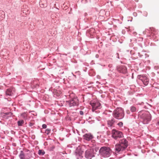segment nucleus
Wrapping results in <instances>:
<instances>
[{"mask_svg": "<svg viewBox=\"0 0 159 159\" xmlns=\"http://www.w3.org/2000/svg\"><path fill=\"white\" fill-rule=\"evenodd\" d=\"M94 157V153L93 149L89 148L87 149L85 152V157L88 159H91Z\"/></svg>", "mask_w": 159, "mask_h": 159, "instance_id": "nucleus-6", "label": "nucleus"}, {"mask_svg": "<svg viewBox=\"0 0 159 159\" xmlns=\"http://www.w3.org/2000/svg\"><path fill=\"white\" fill-rule=\"evenodd\" d=\"M24 123V121L23 120H20L18 121L17 124L18 126H22Z\"/></svg>", "mask_w": 159, "mask_h": 159, "instance_id": "nucleus-17", "label": "nucleus"}, {"mask_svg": "<svg viewBox=\"0 0 159 159\" xmlns=\"http://www.w3.org/2000/svg\"><path fill=\"white\" fill-rule=\"evenodd\" d=\"M32 124H30V126H32Z\"/></svg>", "mask_w": 159, "mask_h": 159, "instance_id": "nucleus-29", "label": "nucleus"}, {"mask_svg": "<svg viewBox=\"0 0 159 159\" xmlns=\"http://www.w3.org/2000/svg\"><path fill=\"white\" fill-rule=\"evenodd\" d=\"M112 137L116 140H118L123 137L122 132L115 129L112 130Z\"/></svg>", "mask_w": 159, "mask_h": 159, "instance_id": "nucleus-5", "label": "nucleus"}, {"mask_svg": "<svg viewBox=\"0 0 159 159\" xmlns=\"http://www.w3.org/2000/svg\"><path fill=\"white\" fill-rule=\"evenodd\" d=\"M157 124H158V125L159 126V121L158 122Z\"/></svg>", "mask_w": 159, "mask_h": 159, "instance_id": "nucleus-30", "label": "nucleus"}, {"mask_svg": "<svg viewBox=\"0 0 159 159\" xmlns=\"http://www.w3.org/2000/svg\"><path fill=\"white\" fill-rule=\"evenodd\" d=\"M99 152L101 155L105 157H108L110 156L111 151L109 147H103L101 148Z\"/></svg>", "mask_w": 159, "mask_h": 159, "instance_id": "nucleus-3", "label": "nucleus"}, {"mask_svg": "<svg viewBox=\"0 0 159 159\" xmlns=\"http://www.w3.org/2000/svg\"><path fill=\"white\" fill-rule=\"evenodd\" d=\"M28 154H25L22 151H21L19 157L20 159H28L30 157V156H27Z\"/></svg>", "mask_w": 159, "mask_h": 159, "instance_id": "nucleus-12", "label": "nucleus"}, {"mask_svg": "<svg viewBox=\"0 0 159 159\" xmlns=\"http://www.w3.org/2000/svg\"><path fill=\"white\" fill-rule=\"evenodd\" d=\"M6 114H9V113H6Z\"/></svg>", "mask_w": 159, "mask_h": 159, "instance_id": "nucleus-31", "label": "nucleus"}, {"mask_svg": "<svg viewBox=\"0 0 159 159\" xmlns=\"http://www.w3.org/2000/svg\"><path fill=\"white\" fill-rule=\"evenodd\" d=\"M119 70L120 72L125 73L127 72V69L125 66H121L119 68Z\"/></svg>", "mask_w": 159, "mask_h": 159, "instance_id": "nucleus-15", "label": "nucleus"}, {"mask_svg": "<svg viewBox=\"0 0 159 159\" xmlns=\"http://www.w3.org/2000/svg\"><path fill=\"white\" fill-rule=\"evenodd\" d=\"M80 113L81 115H83L84 113H86V112L81 111H80Z\"/></svg>", "mask_w": 159, "mask_h": 159, "instance_id": "nucleus-23", "label": "nucleus"}, {"mask_svg": "<svg viewBox=\"0 0 159 159\" xmlns=\"http://www.w3.org/2000/svg\"><path fill=\"white\" fill-rule=\"evenodd\" d=\"M42 127L44 129H45L47 127V125H46L45 124H43V125H42Z\"/></svg>", "mask_w": 159, "mask_h": 159, "instance_id": "nucleus-26", "label": "nucleus"}, {"mask_svg": "<svg viewBox=\"0 0 159 159\" xmlns=\"http://www.w3.org/2000/svg\"><path fill=\"white\" fill-rule=\"evenodd\" d=\"M45 153L44 151L41 150H39L38 151V154L39 155H43L45 154Z\"/></svg>", "mask_w": 159, "mask_h": 159, "instance_id": "nucleus-18", "label": "nucleus"}, {"mask_svg": "<svg viewBox=\"0 0 159 159\" xmlns=\"http://www.w3.org/2000/svg\"><path fill=\"white\" fill-rule=\"evenodd\" d=\"M80 148H81V150H80V152H81V151H82V147H81V148L80 147Z\"/></svg>", "mask_w": 159, "mask_h": 159, "instance_id": "nucleus-28", "label": "nucleus"}, {"mask_svg": "<svg viewBox=\"0 0 159 159\" xmlns=\"http://www.w3.org/2000/svg\"><path fill=\"white\" fill-rule=\"evenodd\" d=\"M84 139L87 141L92 139L93 138V136L90 134H86L84 135Z\"/></svg>", "mask_w": 159, "mask_h": 159, "instance_id": "nucleus-13", "label": "nucleus"}, {"mask_svg": "<svg viewBox=\"0 0 159 159\" xmlns=\"http://www.w3.org/2000/svg\"><path fill=\"white\" fill-rule=\"evenodd\" d=\"M55 148V146H52L49 149L50 151H53Z\"/></svg>", "mask_w": 159, "mask_h": 159, "instance_id": "nucleus-22", "label": "nucleus"}, {"mask_svg": "<svg viewBox=\"0 0 159 159\" xmlns=\"http://www.w3.org/2000/svg\"><path fill=\"white\" fill-rule=\"evenodd\" d=\"M126 112L128 114H129L130 113V112H129V110H127V111H126Z\"/></svg>", "mask_w": 159, "mask_h": 159, "instance_id": "nucleus-27", "label": "nucleus"}, {"mask_svg": "<svg viewBox=\"0 0 159 159\" xmlns=\"http://www.w3.org/2000/svg\"><path fill=\"white\" fill-rule=\"evenodd\" d=\"M51 129H47L46 130L45 133L48 134L50 132Z\"/></svg>", "mask_w": 159, "mask_h": 159, "instance_id": "nucleus-20", "label": "nucleus"}, {"mask_svg": "<svg viewBox=\"0 0 159 159\" xmlns=\"http://www.w3.org/2000/svg\"><path fill=\"white\" fill-rule=\"evenodd\" d=\"M80 150H81L80 147H79L76 150V157L77 159H81L83 157L82 154L83 152V151H81V152H80Z\"/></svg>", "mask_w": 159, "mask_h": 159, "instance_id": "nucleus-10", "label": "nucleus"}, {"mask_svg": "<svg viewBox=\"0 0 159 159\" xmlns=\"http://www.w3.org/2000/svg\"><path fill=\"white\" fill-rule=\"evenodd\" d=\"M115 122V120L114 119H112L110 120H109L107 121V124L109 126L111 127L112 126Z\"/></svg>", "mask_w": 159, "mask_h": 159, "instance_id": "nucleus-16", "label": "nucleus"}, {"mask_svg": "<svg viewBox=\"0 0 159 159\" xmlns=\"http://www.w3.org/2000/svg\"><path fill=\"white\" fill-rule=\"evenodd\" d=\"M130 110L132 112H135L136 111V109L135 107L132 106L131 107Z\"/></svg>", "mask_w": 159, "mask_h": 159, "instance_id": "nucleus-19", "label": "nucleus"}, {"mask_svg": "<svg viewBox=\"0 0 159 159\" xmlns=\"http://www.w3.org/2000/svg\"><path fill=\"white\" fill-rule=\"evenodd\" d=\"M82 107H81V109H82Z\"/></svg>", "mask_w": 159, "mask_h": 159, "instance_id": "nucleus-32", "label": "nucleus"}, {"mask_svg": "<svg viewBox=\"0 0 159 159\" xmlns=\"http://www.w3.org/2000/svg\"><path fill=\"white\" fill-rule=\"evenodd\" d=\"M21 116H23L24 118H25V117L27 116V115L25 113H23L22 114Z\"/></svg>", "mask_w": 159, "mask_h": 159, "instance_id": "nucleus-25", "label": "nucleus"}, {"mask_svg": "<svg viewBox=\"0 0 159 159\" xmlns=\"http://www.w3.org/2000/svg\"><path fill=\"white\" fill-rule=\"evenodd\" d=\"M15 89L13 88H10L7 89L6 92V95L11 96L15 92Z\"/></svg>", "mask_w": 159, "mask_h": 159, "instance_id": "nucleus-11", "label": "nucleus"}, {"mask_svg": "<svg viewBox=\"0 0 159 159\" xmlns=\"http://www.w3.org/2000/svg\"><path fill=\"white\" fill-rule=\"evenodd\" d=\"M158 95H159V92H158Z\"/></svg>", "mask_w": 159, "mask_h": 159, "instance_id": "nucleus-34", "label": "nucleus"}, {"mask_svg": "<svg viewBox=\"0 0 159 159\" xmlns=\"http://www.w3.org/2000/svg\"><path fill=\"white\" fill-rule=\"evenodd\" d=\"M123 124L122 122H120L118 124V125L120 127L122 126Z\"/></svg>", "mask_w": 159, "mask_h": 159, "instance_id": "nucleus-24", "label": "nucleus"}, {"mask_svg": "<svg viewBox=\"0 0 159 159\" xmlns=\"http://www.w3.org/2000/svg\"><path fill=\"white\" fill-rule=\"evenodd\" d=\"M128 145V142L125 139H123L120 141L119 144H116L115 145L116 152H119L124 151Z\"/></svg>", "mask_w": 159, "mask_h": 159, "instance_id": "nucleus-1", "label": "nucleus"}, {"mask_svg": "<svg viewBox=\"0 0 159 159\" xmlns=\"http://www.w3.org/2000/svg\"><path fill=\"white\" fill-rule=\"evenodd\" d=\"M114 117L118 119H122L124 116L123 110L121 107L116 108L113 112Z\"/></svg>", "mask_w": 159, "mask_h": 159, "instance_id": "nucleus-2", "label": "nucleus"}, {"mask_svg": "<svg viewBox=\"0 0 159 159\" xmlns=\"http://www.w3.org/2000/svg\"><path fill=\"white\" fill-rule=\"evenodd\" d=\"M1 14H2V18H4V12L3 11H2L1 12Z\"/></svg>", "mask_w": 159, "mask_h": 159, "instance_id": "nucleus-21", "label": "nucleus"}, {"mask_svg": "<svg viewBox=\"0 0 159 159\" xmlns=\"http://www.w3.org/2000/svg\"><path fill=\"white\" fill-rule=\"evenodd\" d=\"M90 104L92 107V111H93L94 110H96L100 107L101 106L100 103L98 102H91Z\"/></svg>", "mask_w": 159, "mask_h": 159, "instance_id": "nucleus-9", "label": "nucleus"}, {"mask_svg": "<svg viewBox=\"0 0 159 159\" xmlns=\"http://www.w3.org/2000/svg\"><path fill=\"white\" fill-rule=\"evenodd\" d=\"M66 102L67 104L70 107L78 106L79 104V100L76 97L71 98L70 100L67 101Z\"/></svg>", "mask_w": 159, "mask_h": 159, "instance_id": "nucleus-7", "label": "nucleus"}, {"mask_svg": "<svg viewBox=\"0 0 159 159\" xmlns=\"http://www.w3.org/2000/svg\"><path fill=\"white\" fill-rule=\"evenodd\" d=\"M39 3L40 7L42 8L45 7L47 6L46 0H40Z\"/></svg>", "mask_w": 159, "mask_h": 159, "instance_id": "nucleus-14", "label": "nucleus"}, {"mask_svg": "<svg viewBox=\"0 0 159 159\" xmlns=\"http://www.w3.org/2000/svg\"><path fill=\"white\" fill-rule=\"evenodd\" d=\"M143 120L144 124H147L151 120V116L149 112L145 111L140 116Z\"/></svg>", "mask_w": 159, "mask_h": 159, "instance_id": "nucleus-4", "label": "nucleus"}, {"mask_svg": "<svg viewBox=\"0 0 159 159\" xmlns=\"http://www.w3.org/2000/svg\"><path fill=\"white\" fill-rule=\"evenodd\" d=\"M9 114H11V113H9Z\"/></svg>", "mask_w": 159, "mask_h": 159, "instance_id": "nucleus-33", "label": "nucleus"}, {"mask_svg": "<svg viewBox=\"0 0 159 159\" xmlns=\"http://www.w3.org/2000/svg\"><path fill=\"white\" fill-rule=\"evenodd\" d=\"M138 78L142 81L144 85H147L148 84V79L144 75H138Z\"/></svg>", "mask_w": 159, "mask_h": 159, "instance_id": "nucleus-8", "label": "nucleus"}]
</instances>
